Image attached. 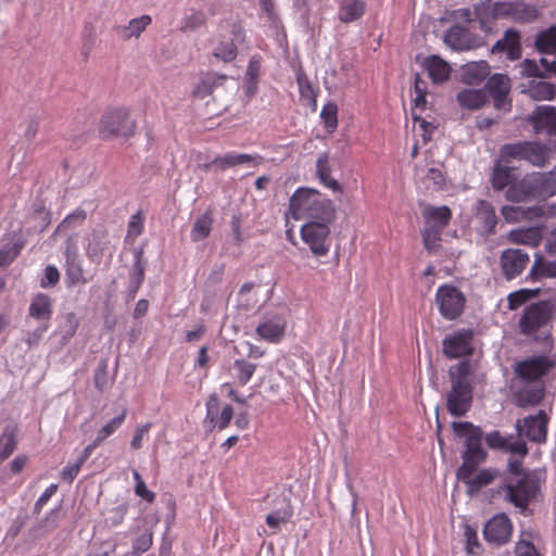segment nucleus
<instances>
[{
	"label": "nucleus",
	"mask_w": 556,
	"mask_h": 556,
	"mask_svg": "<svg viewBox=\"0 0 556 556\" xmlns=\"http://www.w3.org/2000/svg\"><path fill=\"white\" fill-rule=\"evenodd\" d=\"M556 195V167L549 172L526 174L506 190L505 198L510 202L546 200Z\"/></svg>",
	"instance_id": "1"
},
{
	"label": "nucleus",
	"mask_w": 556,
	"mask_h": 556,
	"mask_svg": "<svg viewBox=\"0 0 556 556\" xmlns=\"http://www.w3.org/2000/svg\"><path fill=\"white\" fill-rule=\"evenodd\" d=\"M448 375L452 388L446 396V408L452 416L462 417L472 403L473 388L469 380L472 365L469 361L459 362L450 368Z\"/></svg>",
	"instance_id": "2"
},
{
	"label": "nucleus",
	"mask_w": 556,
	"mask_h": 556,
	"mask_svg": "<svg viewBox=\"0 0 556 556\" xmlns=\"http://www.w3.org/2000/svg\"><path fill=\"white\" fill-rule=\"evenodd\" d=\"M543 480L535 471H527L516 481H509L500 486L498 492L504 493V501L514 505L521 514L528 515L529 505L541 493Z\"/></svg>",
	"instance_id": "3"
},
{
	"label": "nucleus",
	"mask_w": 556,
	"mask_h": 556,
	"mask_svg": "<svg viewBox=\"0 0 556 556\" xmlns=\"http://www.w3.org/2000/svg\"><path fill=\"white\" fill-rule=\"evenodd\" d=\"M452 427L456 435L466 439L465 451L462 455L463 464L457 471H476L488 456L486 451L482 447V429L468 421H455Z\"/></svg>",
	"instance_id": "4"
},
{
	"label": "nucleus",
	"mask_w": 556,
	"mask_h": 556,
	"mask_svg": "<svg viewBox=\"0 0 556 556\" xmlns=\"http://www.w3.org/2000/svg\"><path fill=\"white\" fill-rule=\"evenodd\" d=\"M479 15L481 18L486 15L491 20H509L526 24L539 17V10L535 5L522 1H497L485 5Z\"/></svg>",
	"instance_id": "5"
},
{
	"label": "nucleus",
	"mask_w": 556,
	"mask_h": 556,
	"mask_svg": "<svg viewBox=\"0 0 556 556\" xmlns=\"http://www.w3.org/2000/svg\"><path fill=\"white\" fill-rule=\"evenodd\" d=\"M136 121L126 108H113L104 112L99 123V134L103 139L113 137L129 138L136 131Z\"/></svg>",
	"instance_id": "6"
},
{
	"label": "nucleus",
	"mask_w": 556,
	"mask_h": 556,
	"mask_svg": "<svg viewBox=\"0 0 556 556\" xmlns=\"http://www.w3.org/2000/svg\"><path fill=\"white\" fill-rule=\"evenodd\" d=\"M556 304L552 300H542L528 305L519 318V331L523 336H533L552 320Z\"/></svg>",
	"instance_id": "7"
},
{
	"label": "nucleus",
	"mask_w": 556,
	"mask_h": 556,
	"mask_svg": "<svg viewBox=\"0 0 556 556\" xmlns=\"http://www.w3.org/2000/svg\"><path fill=\"white\" fill-rule=\"evenodd\" d=\"M333 223L306 222L301 226L300 236L316 257L328 255L331 249V225Z\"/></svg>",
	"instance_id": "8"
},
{
	"label": "nucleus",
	"mask_w": 556,
	"mask_h": 556,
	"mask_svg": "<svg viewBox=\"0 0 556 556\" xmlns=\"http://www.w3.org/2000/svg\"><path fill=\"white\" fill-rule=\"evenodd\" d=\"M548 148L538 141H520L506 143L501 149V156L504 160H523L534 166H544L548 159Z\"/></svg>",
	"instance_id": "9"
},
{
	"label": "nucleus",
	"mask_w": 556,
	"mask_h": 556,
	"mask_svg": "<svg viewBox=\"0 0 556 556\" xmlns=\"http://www.w3.org/2000/svg\"><path fill=\"white\" fill-rule=\"evenodd\" d=\"M435 303L439 313L444 319L455 320L465 311L466 298L458 288L445 283L437 289Z\"/></svg>",
	"instance_id": "10"
},
{
	"label": "nucleus",
	"mask_w": 556,
	"mask_h": 556,
	"mask_svg": "<svg viewBox=\"0 0 556 556\" xmlns=\"http://www.w3.org/2000/svg\"><path fill=\"white\" fill-rule=\"evenodd\" d=\"M556 362L548 356H533L516 363L515 374L518 379L525 382H542L540 379L546 376L554 367Z\"/></svg>",
	"instance_id": "11"
},
{
	"label": "nucleus",
	"mask_w": 556,
	"mask_h": 556,
	"mask_svg": "<svg viewBox=\"0 0 556 556\" xmlns=\"http://www.w3.org/2000/svg\"><path fill=\"white\" fill-rule=\"evenodd\" d=\"M319 191L312 188H298L289 199V205L285 213L286 218L294 220L305 219L311 212V207L319 199Z\"/></svg>",
	"instance_id": "12"
},
{
	"label": "nucleus",
	"mask_w": 556,
	"mask_h": 556,
	"mask_svg": "<svg viewBox=\"0 0 556 556\" xmlns=\"http://www.w3.org/2000/svg\"><path fill=\"white\" fill-rule=\"evenodd\" d=\"M527 122L532 126L534 134L546 136L556 142V106L536 105L528 115Z\"/></svg>",
	"instance_id": "13"
},
{
	"label": "nucleus",
	"mask_w": 556,
	"mask_h": 556,
	"mask_svg": "<svg viewBox=\"0 0 556 556\" xmlns=\"http://www.w3.org/2000/svg\"><path fill=\"white\" fill-rule=\"evenodd\" d=\"M443 353L447 358H460L473 353V331L462 329L446 336L442 341Z\"/></svg>",
	"instance_id": "14"
},
{
	"label": "nucleus",
	"mask_w": 556,
	"mask_h": 556,
	"mask_svg": "<svg viewBox=\"0 0 556 556\" xmlns=\"http://www.w3.org/2000/svg\"><path fill=\"white\" fill-rule=\"evenodd\" d=\"M206 414L204 422L208 426L210 430L218 429L225 430L229 427L233 418V408L231 405L226 404L220 406V400L216 393L208 396L206 401Z\"/></svg>",
	"instance_id": "15"
},
{
	"label": "nucleus",
	"mask_w": 556,
	"mask_h": 556,
	"mask_svg": "<svg viewBox=\"0 0 556 556\" xmlns=\"http://www.w3.org/2000/svg\"><path fill=\"white\" fill-rule=\"evenodd\" d=\"M548 416L544 410L536 415L517 420L516 429L520 435L535 443H544L547 437Z\"/></svg>",
	"instance_id": "16"
},
{
	"label": "nucleus",
	"mask_w": 556,
	"mask_h": 556,
	"mask_svg": "<svg viewBox=\"0 0 556 556\" xmlns=\"http://www.w3.org/2000/svg\"><path fill=\"white\" fill-rule=\"evenodd\" d=\"M556 207L554 205H533V206H515L504 205L501 214L507 223H520L523 220H533L544 216H555Z\"/></svg>",
	"instance_id": "17"
},
{
	"label": "nucleus",
	"mask_w": 556,
	"mask_h": 556,
	"mask_svg": "<svg viewBox=\"0 0 556 556\" xmlns=\"http://www.w3.org/2000/svg\"><path fill=\"white\" fill-rule=\"evenodd\" d=\"M513 525L505 514L495 515L483 528L484 540L494 545H503L510 540Z\"/></svg>",
	"instance_id": "18"
},
{
	"label": "nucleus",
	"mask_w": 556,
	"mask_h": 556,
	"mask_svg": "<svg viewBox=\"0 0 556 556\" xmlns=\"http://www.w3.org/2000/svg\"><path fill=\"white\" fill-rule=\"evenodd\" d=\"M493 99L494 108L498 111L508 112L511 110V100L508 98L510 91V79L504 74L492 75L485 85Z\"/></svg>",
	"instance_id": "19"
},
{
	"label": "nucleus",
	"mask_w": 556,
	"mask_h": 556,
	"mask_svg": "<svg viewBox=\"0 0 556 556\" xmlns=\"http://www.w3.org/2000/svg\"><path fill=\"white\" fill-rule=\"evenodd\" d=\"M529 262V254L521 249H505L500 257L502 273L507 280L520 276Z\"/></svg>",
	"instance_id": "20"
},
{
	"label": "nucleus",
	"mask_w": 556,
	"mask_h": 556,
	"mask_svg": "<svg viewBox=\"0 0 556 556\" xmlns=\"http://www.w3.org/2000/svg\"><path fill=\"white\" fill-rule=\"evenodd\" d=\"M498 475L500 472L495 468H484L478 472L457 471V478L466 484L467 493L470 495L491 484Z\"/></svg>",
	"instance_id": "21"
},
{
	"label": "nucleus",
	"mask_w": 556,
	"mask_h": 556,
	"mask_svg": "<svg viewBox=\"0 0 556 556\" xmlns=\"http://www.w3.org/2000/svg\"><path fill=\"white\" fill-rule=\"evenodd\" d=\"M475 219L477 222V231L482 237H489L495 233L498 223L494 206L486 200H479L476 204Z\"/></svg>",
	"instance_id": "22"
},
{
	"label": "nucleus",
	"mask_w": 556,
	"mask_h": 556,
	"mask_svg": "<svg viewBox=\"0 0 556 556\" xmlns=\"http://www.w3.org/2000/svg\"><path fill=\"white\" fill-rule=\"evenodd\" d=\"M493 53H505L510 61H517L521 58V35L515 28L505 30L503 38L498 39L492 47Z\"/></svg>",
	"instance_id": "23"
},
{
	"label": "nucleus",
	"mask_w": 556,
	"mask_h": 556,
	"mask_svg": "<svg viewBox=\"0 0 556 556\" xmlns=\"http://www.w3.org/2000/svg\"><path fill=\"white\" fill-rule=\"evenodd\" d=\"M231 39L229 41H220L214 50V56L224 62H231L237 58V45L245 40V31L241 24L231 25Z\"/></svg>",
	"instance_id": "24"
},
{
	"label": "nucleus",
	"mask_w": 556,
	"mask_h": 556,
	"mask_svg": "<svg viewBox=\"0 0 556 556\" xmlns=\"http://www.w3.org/2000/svg\"><path fill=\"white\" fill-rule=\"evenodd\" d=\"M28 315L40 324L50 326L53 315V299L42 292L34 294L28 307Z\"/></svg>",
	"instance_id": "25"
},
{
	"label": "nucleus",
	"mask_w": 556,
	"mask_h": 556,
	"mask_svg": "<svg viewBox=\"0 0 556 556\" xmlns=\"http://www.w3.org/2000/svg\"><path fill=\"white\" fill-rule=\"evenodd\" d=\"M444 42L454 50H470L475 47V37L467 27L454 25L446 30Z\"/></svg>",
	"instance_id": "26"
},
{
	"label": "nucleus",
	"mask_w": 556,
	"mask_h": 556,
	"mask_svg": "<svg viewBox=\"0 0 556 556\" xmlns=\"http://www.w3.org/2000/svg\"><path fill=\"white\" fill-rule=\"evenodd\" d=\"M422 68L433 84L447 81L452 73L450 64L439 55L427 56L422 62Z\"/></svg>",
	"instance_id": "27"
},
{
	"label": "nucleus",
	"mask_w": 556,
	"mask_h": 556,
	"mask_svg": "<svg viewBox=\"0 0 556 556\" xmlns=\"http://www.w3.org/2000/svg\"><path fill=\"white\" fill-rule=\"evenodd\" d=\"M306 222L334 223L337 219V210L332 200L319 194L316 204L311 207V212L306 216Z\"/></svg>",
	"instance_id": "28"
},
{
	"label": "nucleus",
	"mask_w": 556,
	"mask_h": 556,
	"mask_svg": "<svg viewBox=\"0 0 556 556\" xmlns=\"http://www.w3.org/2000/svg\"><path fill=\"white\" fill-rule=\"evenodd\" d=\"M263 161V156L260 154H247L229 152L224 155H218L214 159L215 168L219 170H226L238 165L245 163H253L255 166L260 165Z\"/></svg>",
	"instance_id": "29"
},
{
	"label": "nucleus",
	"mask_w": 556,
	"mask_h": 556,
	"mask_svg": "<svg viewBox=\"0 0 556 556\" xmlns=\"http://www.w3.org/2000/svg\"><path fill=\"white\" fill-rule=\"evenodd\" d=\"M338 5V20L344 24L362 18L366 12L364 0H334Z\"/></svg>",
	"instance_id": "30"
},
{
	"label": "nucleus",
	"mask_w": 556,
	"mask_h": 556,
	"mask_svg": "<svg viewBox=\"0 0 556 556\" xmlns=\"http://www.w3.org/2000/svg\"><path fill=\"white\" fill-rule=\"evenodd\" d=\"M544 395V382H528L515 393V400L518 406L526 407L529 405H538L543 400Z\"/></svg>",
	"instance_id": "31"
},
{
	"label": "nucleus",
	"mask_w": 556,
	"mask_h": 556,
	"mask_svg": "<svg viewBox=\"0 0 556 556\" xmlns=\"http://www.w3.org/2000/svg\"><path fill=\"white\" fill-rule=\"evenodd\" d=\"M507 240L514 244L536 248L542 241V229L540 227L513 229L507 233Z\"/></svg>",
	"instance_id": "32"
},
{
	"label": "nucleus",
	"mask_w": 556,
	"mask_h": 556,
	"mask_svg": "<svg viewBox=\"0 0 556 556\" xmlns=\"http://www.w3.org/2000/svg\"><path fill=\"white\" fill-rule=\"evenodd\" d=\"M490 65L486 61L469 62L462 66V80L467 85H479L490 74Z\"/></svg>",
	"instance_id": "33"
},
{
	"label": "nucleus",
	"mask_w": 556,
	"mask_h": 556,
	"mask_svg": "<svg viewBox=\"0 0 556 556\" xmlns=\"http://www.w3.org/2000/svg\"><path fill=\"white\" fill-rule=\"evenodd\" d=\"M256 369L257 364L245 358H237L229 367L228 372L239 387H243L249 383Z\"/></svg>",
	"instance_id": "34"
},
{
	"label": "nucleus",
	"mask_w": 556,
	"mask_h": 556,
	"mask_svg": "<svg viewBox=\"0 0 556 556\" xmlns=\"http://www.w3.org/2000/svg\"><path fill=\"white\" fill-rule=\"evenodd\" d=\"M424 219L428 226L444 229L452 219V211L448 206H428L422 212Z\"/></svg>",
	"instance_id": "35"
},
{
	"label": "nucleus",
	"mask_w": 556,
	"mask_h": 556,
	"mask_svg": "<svg viewBox=\"0 0 556 556\" xmlns=\"http://www.w3.org/2000/svg\"><path fill=\"white\" fill-rule=\"evenodd\" d=\"M457 101L462 108L478 110L486 103L488 98L481 89H463L457 94Z\"/></svg>",
	"instance_id": "36"
},
{
	"label": "nucleus",
	"mask_w": 556,
	"mask_h": 556,
	"mask_svg": "<svg viewBox=\"0 0 556 556\" xmlns=\"http://www.w3.org/2000/svg\"><path fill=\"white\" fill-rule=\"evenodd\" d=\"M532 281L540 278H556V261H546L542 255L536 254L529 276Z\"/></svg>",
	"instance_id": "37"
},
{
	"label": "nucleus",
	"mask_w": 556,
	"mask_h": 556,
	"mask_svg": "<svg viewBox=\"0 0 556 556\" xmlns=\"http://www.w3.org/2000/svg\"><path fill=\"white\" fill-rule=\"evenodd\" d=\"M534 47L540 53L556 55V25L540 31L535 37Z\"/></svg>",
	"instance_id": "38"
},
{
	"label": "nucleus",
	"mask_w": 556,
	"mask_h": 556,
	"mask_svg": "<svg viewBox=\"0 0 556 556\" xmlns=\"http://www.w3.org/2000/svg\"><path fill=\"white\" fill-rule=\"evenodd\" d=\"M152 18L150 15H142L137 18H132L127 26H117L115 29L123 39L128 40L131 37L138 38L146 28L151 24Z\"/></svg>",
	"instance_id": "39"
},
{
	"label": "nucleus",
	"mask_w": 556,
	"mask_h": 556,
	"mask_svg": "<svg viewBox=\"0 0 556 556\" xmlns=\"http://www.w3.org/2000/svg\"><path fill=\"white\" fill-rule=\"evenodd\" d=\"M316 174L323 185L334 191L340 190L339 182L331 177L329 155L327 153L319 154L316 161Z\"/></svg>",
	"instance_id": "40"
},
{
	"label": "nucleus",
	"mask_w": 556,
	"mask_h": 556,
	"mask_svg": "<svg viewBox=\"0 0 556 556\" xmlns=\"http://www.w3.org/2000/svg\"><path fill=\"white\" fill-rule=\"evenodd\" d=\"M283 505L270 513L266 517V523L269 528L278 530L282 523H287L293 516V507L289 498H282Z\"/></svg>",
	"instance_id": "41"
},
{
	"label": "nucleus",
	"mask_w": 556,
	"mask_h": 556,
	"mask_svg": "<svg viewBox=\"0 0 556 556\" xmlns=\"http://www.w3.org/2000/svg\"><path fill=\"white\" fill-rule=\"evenodd\" d=\"M65 277L68 288L87 282L79 258L65 260Z\"/></svg>",
	"instance_id": "42"
},
{
	"label": "nucleus",
	"mask_w": 556,
	"mask_h": 556,
	"mask_svg": "<svg viewBox=\"0 0 556 556\" xmlns=\"http://www.w3.org/2000/svg\"><path fill=\"white\" fill-rule=\"evenodd\" d=\"M283 325L274 320L264 321L256 328L257 336L269 342H279L283 336Z\"/></svg>",
	"instance_id": "43"
},
{
	"label": "nucleus",
	"mask_w": 556,
	"mask_h": 556,
	"mask_svg": "<svg viewBox=\"0 0 556 556\" xmlns=\"http://www.w3.org/2000/svg\"><path fill=\"white\" fill-rule=\"evenodd\" d=\"M16 445V428L5 427L0 438V462L9 458L15 451Z\"/></svg>",
	"instance_id": "44"
},
{
	"label": "nucleus",
	"mask_w": 556,
	"mask_h": 556,
	"mask_svg": "<svg viewBox=\"0 0 556 556\" xmlns=\"http://www.w3.org/2000/svg\"><path fill=\"white\" fill-rule=\"evenodd\" d=\"M87 218V213L83 208H76L68 214L56 227L55 233L71 232L81 226Z\"/></svg>",
	"instance_id": "45"
},
{
	"label": "nucleus",
	"mask_w": 556,
	"mask_h": 556,
	"mask_svg": "<svg viewBox=\"0 0 556 556\" xmlns=\"http://www.w3.org/2000/svg\"><path fill=\"white\" fill-rule=\"evenodd\" d=\"M153 544V533L151 529L144 528L141 533H138L137 536L132 540V549L129 553H126L124 556H140L142 553H146L150 549Z\"/></svg>",
	"instance_id": "46"
},
{
	"label": "nucleus",
	"mask_w": 556,
	"mask_h": 556,
	"mask_svg": "<svg viewBox=\"0 0 556 556\" xmlns=\"http://www.w3.org/2000/svg\"><path fill=\"white\" fill-rule=\"evenodd\" d=\"M491 181L495 190H508L517 180H513L510 168L497 165L493 169Z\"/></svg>",
	"instance_id": "47"
},
{
	"label": "nucleus",
	"mask_w": 556,
	"mask_h": 556,
	"mask_svg": "<svg viewBox=\"0 0 556 556\" xmlns=\"http://www.w3.org/2000/svg\"><path fill=\"white\" fill-rule=\"evenodd\" d=\"M529 96L538 101L553 100L556 96V86L547 81H538L530 85Z\"/></svg>",
	"instance_id": "48"
},
{
	"label": "nucleus",
	"mask_w": 556,
	"mask_h": 556,
	"mask_svg": "<svg viewBox=\"0 0 556 556\" xmlns=\"http://www.w3.org/2000/svg\"><path fill=\"white\" fill-rule=\"evenodd\" d=\"M90 236V241L86 247V254L90 260H94L103 254L106 232L102 229H94Z\"/></svg>",
	"instance_id": "49"
},
{
	"label": "nucleus",
	"mask_w": 556,
	"mask_h": 556,
	"mask_svg": "<svg viewBox=\"0 0 556 556\" xmlns=\"http://www.w3.org/2000/svg\"><path fill=\"white\" fill-rule=\"evenodd\" d=\"M541 289H519L508 294V308L514 311L523 305L529 300L539 296Z\"/></svg>",
	"instance_id": "50"
},
{
	"label": "nucleus",
	"mask_w": 556,
	"mask_h": 556,
	"mask_svg": "<svg viewBox=\"0 0 556 556\" xmlns=\"http://www.w3.org/2000/svg\"><path fill=\"white\" fill-rule=\"evenodd\" d=\"M213 219L208 214L198 217L191 229V239L194 242L206 239L212 229Z\"/></svg>",
	"instance_id": "51"
},
{
	"label": "nucleus",
	"mask_w": 556,
	"mask_h": 556,
	"mask_svg": "<svg viewBox=\"0 0 556 556\" xmlns=\"http://www.w3.org/2000/svg\"><path fill=\"white\" fill-rule=\"evenodd\" d=\"M127 417V409L124 408L121 414L109 420L102 428L97 431L96 438L98 442L103 443L109 437L117 431Z\"/></svg>",
	"instance_id": "52"
},
{
	"label": "nucleus",
	"mask_w": 556,
	"mask_h": 556,
	"mask_svg": "<svg viewBox=\"0 0 556 556\" xmlns=\"http://www.w3.org/2000/svg\"><path fill=\"white\" fill-rule=\"evenodd\" d=\"M442 229L428 226L421 231L422 243L429 253H435L440 248Z\"/></svg>",
	"instance_id": "53"
},
{
	"label": "nucleus",
	"mask_w": 556,
	"mask_h": 556,
	"mask_svg": "<svg viewBox=\"0 0 556 556\" xmlns=\"http://www.w3.org/2000/svg\"><path fill=\"white\" fill-rule=\"evenodd\" d=\"M320 117L323 118L327 128L333 130L338 126V106L333 102H328L324 105L320 112Z\"/></svg>",
	"instance_id": "54"
},
{
	"label": "nucleus",
	"mask_w": 556,
	"mask_h": 556,
	"mask_svg": "<svg viewBox=\"0 0 556 556\" xmlns=\"http://www.w3.org/2000/svg\"><path fill=\"white\" fill-rule=\"evenodd\" d=\"M206 15L202 10H192L184 20L182 30H193L203 26Z\"/></svg>",
	"instance_id": "55"
},
{
	"label": "nucleus",
	"mask_w": 556,
	"mask_h": 556,
	"mask_svg": "<svg viewBox=\"0 0 556 556\" xmlns=\"http://www.w3.org/2000/svg\"><path fill=\"white\" fill-rule=\"evenodd\" d=\"M262 68V56L255 54L251 56L247 67V78L250 84L253 85V89H256L257 79Z\"/></svg>",
	"instance_id": "56"
},
{
	"label": "nucleus",
	"mask_w": 556,
	"mask_h": 556,
	"mask_svg": "<svg viewBox=\"0 0 556 556\" xmlns=\"http://www.w3.org/2000/svg\"><path fill=\"white\" fill-rule=\"evenodd\" d=\"M132 477L136 482L135 494L148 503H153L155 501V494L148 490L142 477L136 469L132 471Z\"/></svg>",
	"instance_id": "57"
},
{
	"label": "nucleus",
	"mask_w": 556,
	"mask_h": 556,
	"mask_svg": "<svg viewBox=\"0 0 556 556\" xmlns=\"http://www.w3.org/2000/svg\"><path fill=\"white\" fill-rule=\"evenodd\" d=\"M143 231V216L141 212L132 215L127 226V239L134 241Z\"/></svg>",
	"instance_id": "58"
},
{
	"label": "nucleus",
	"mask_w": 556,
	"mask_h": 556,
	"mask_svg": "<svg viewBox=\"0 0 556 556\" xmlns=\"http://www.w3.org/2000/svg\"><path fill=\"white\" fill-rule=\"evenodd\" d=\"M23 243L15 242L11 247L0 250V267L10 265L21 253Z\"/></svg>",
	"instance_id": "59"
},
{
	"label": "nucleus",
	"mask_w": 556,
	"mask_h": 556,
	"mask_svg": "<svg viewBox=\"0 0 556 556\" xmlns=\"http://www.w3.org/2000/svg\"><path fill=\"white\" fill-rule=\"evenodd\" d=\"M520 73L525 77L544 78V68L541 70L540 65L530 59H526L520 63Z\"/></svg>",
	"instance_id": "60"
},
{
	"label": "nucleus",
	"mask_w": 556,
	"mask_h": 556,
	"mask_svg": "<svg viewBox=\"0 0 556 556\" xmlns=\"http://www.w3.org/2000/svg\"><path fill=\"white\" fill-rule=\"evenodd\" d=\"M296 83L299 86V91L302 98H308L315 101L316 93L313 88V85L311 84L309 79L305 74H298L296 75Z\"/></svg>",
	"instance_id": "61"
},
{
	"label": "nucleus",
	"mask_w": 556,
	"mask_h": 556,
	"mask_svg": "<svg viewBox=\"0 0 556 556\" xmlns=\"http://www.w3.org/2000/svg\"><path fill=\"white\" fill-rule=\"evenodd\" d=\"M94 386L100 392H103L108 389L109 382L106 361H102L94 371Z\"/></svg>",
	"instance_id": "62"
},
{
	"label": "nucleus",
	"mask_w": 556,
	"mask_h": 556,
	"mask_svg": "<svg viewBox=\"0 0 556 556\" xmlns=\"http://www.w3.org/2000/svg\"><path fill=\"white\" fill-rule=\"evenodd\" d=\"M127 511H128V506L126 504H121L114 508H112L110 510V515L109 517L106 518V522L111 526V527H117L119 526L126 515H127Z\"/></svg>",
	"instance_id": "63"
},
{
	"label": "nucleus",
	"mask_w": 556,
	"mask_h": 556,
	"mask_svg": "<svg viewBox=\"0 0 556 556\" xmlns=\"http://www.w3.org/2000/svg\"><path fill=\"white\" fill-rule=\"evenodd\" d=\"M508 439L495 430L485 435V442L490 448L505 451Z\"/></svg>",
	"instance_id": "64"
}]
</instances>
